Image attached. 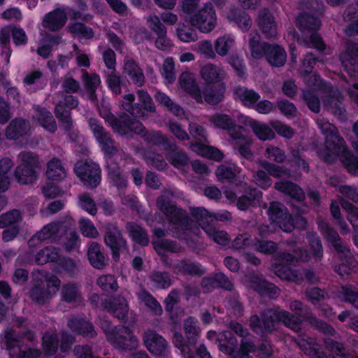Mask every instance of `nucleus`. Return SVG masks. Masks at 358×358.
<instances>
[{"label":"nucleus","instance_id":"nucleus-1","mask_svg":"<svg viewBox=\"0 0 358 358\" xmlns=\"http://www.w3.org/2000/svg\"><path fill=\"white\" fill-rule=\"evenodd\" d=\"M320 233L337 252L342 263L335 268V271L342 277L350 273L358 271V262L352 256L348 245L343 241L337 231L330 224L324 221H318Z\"/></svg>","mask_w":358,"mask_h":358},{"label":"nucleus","instance_id":"nucleus-2","mask_svg":"<svg viewBox=\"0 0 358 358\" xmlns=\"http://www.w3.org/2000/svg\"><path fill=\"white\" fill-rule=\"evenodd\" d=\"M173 192L170 189H164L156 200L157 208L166 216L173 225L172 234L176 238H180L185 231L191 229L192 221L185 210L176 206L170 201L174 197Z\"/></svg>","mask_w":358,"mask_h":358},{"label":"nucleus","instance_id":"nucleus-3","mask_svg":"<svg viewBox=\"0 0 358 358\" xmlns=\"http://www.w3.org/2000/svg\"><path fill=\"white\" fill-rule=\"evenodd\" d=\"M182 1L181 9L189 23L203 33H209L217 25L215 10L210 2Z\"/></svg>","mask_w":358,"mask_h":358},{"label":"nucleus","instance_id":"nucleus-4","mask_svg":"<svg viewBox=\"0 0 358 358\" xmlns=\"http://www.w3.org/2000/svg\"><path fill=\"white\" fill-rule=\"evenodd\" d=\"M317 125L324 136V145L327 150L324 161L332 163L336 157L345 152V143L339 136L337 128L328 120L321 118L316 120Z\"/></svg>","mask_w":358,"mask_h":358},{"label":"nucleus","instance_id":"nucleus-5","mask_svg":"<svg viewBox=\"0 0 358 358\" xmlns=\"http://www.w3.org/2000/svg\"><path fill=\"white\" fill-rule=\"evenodd\" d=\"M90 129L99 143L101 150L108 157L113 158L116 156L122 157L123 152L116 145L111 134L94 117H90L87 120Z\"/></svg>","mask_w":358,"mask_h":358},{"label":"nucleus","instance_id":"nucleus-6","mask_svg":"<svg viewBox=\"0 0 358 358\" xmlns=\"http://www.w3.org/2000/svg\"><path fill=\"white\" fill-rule=\"evenodd\" d=\"M281 309H266L261 312V318L253 315L249 318V326L254 333L264 336L275 329V324L280 322Z\"/></svg>","mask_w":358,"mask_h":358},{"label":"nucleus","instance_id":"nucleus-7","mask_svg":"<svg viewBox=\"0 0 358 358\" xmlns=\"http://www.w3.org/2000/svg\"><path fill=\"white\" fill-rule=\"evenodd\" d=\"M107 340L121 351L131 350L138 346V341L127 327L119 326L107 333Z\"/></svg>","mask_w":358,"mask_h":358},{"label":"nucleus","instance_id":"nucleus-8","mask_svg":"<svg viewBox=\"0 0 358 358\" xmlns=\"http://www.w3.org/2000/svg\"><path fill=\"white\" fill-rule=\"evenodd\" d=\"M74 171L84 185L90 188L96 187L101 182V169L92 160L78 161L74 166Z\"/></svg>","mask_w":358,"mask_h":358},{"label":"nucleus","instance_id":"nucleus-9","mask_svg":"<svg viewBox=\"0 0 358 358\" xmlns=\"http://www.w3.org/2000/svg\"><path fill=\"white\" fill-rule=\"evenodd\" d=\"M327 92L322 99L324 108L341 120L347 118L345 107L343 104V96L337 87L326 85Z\"/></svg>","mask_w":358,"mask_h":358},{"label":"nucleus","instance_id":"nucleus-10","mask_svg":"<svg viewBox=\"0 0 358 358\" xmlns=\"http://www.w3.org/2000/svg\"><path fill=\"white\" fill-rule=\"evenodd\" d=\"M2 343L9 352L11 358H38L41 355L39 350L31 348L24 351L20 350L17 353L16 348L21 346V340L15 336V333L12 329H7L4 331Z\"/></svg>","mask_w":358,"mask_h":358},{"label":"nucleus","instance_id":"nucleus-11","mask_svg":"<svg viewBox=\"0 0 358 358\" xmlns=\"http://www.w3.org/2000/svg\"><path fill=\"white\" fill-rule=\"evenodd\" d=\"M104 230V242L110 248L113 258L117 262L120 258V252L127 249V241L115 224H106Z\"/></svg>","mask_w":358,"mask_h":358},{"label":"nucleus","instance_id":"nucleus-12","mask_svg":"<svg viewBox=\"0 0 358 358\" xmlns=\"http://www.w3.org/2000/svg\"><path fill=\"white\" fill-rule=\"evenodd\" d=\"M66 226L62 222H52L45 225L39 231L34 234L29 241L30 248L39 245L46 240L57 241L66 231Z\"/></svg>","mask_w":358,"mask_h":358},{"label":"nucleus","instance_id":"nucleus-13","mask_svg":"<svg viewBox=\"0 0 358 358\" xmlns=\"http://www.w3.org/2000/svg\"><path fill=\"white\" fill-rule=\"evenodd\" d=\"M269 219L275 222L284 231L289 232L294 228V222L287 208L281 203L271 202L267 210Z\"/></svg>","mask_w":358,"mask_h":358},{"label":"nucleus","instance_id":"nucleus-14","mask_svg":"<svg viewBox=\"0 0 358 358\" xmlns=\"http://www.w3.org/2000/svg\"><path fill=\"white\" fill-rule=\"evenodd\" d=\"M340 60L349 76H356L358 73V43L348 42L345 50L340 55Z\"/></svg>","mask_w":358,"mask_h":358},{"label":"nucleus","instance_id":"nucleus-15","mask_svg":"<svg viewBox=\"0 0 358 358\" xmlns=\"http://www.w3.org/2000/svg\"><path fill=\"white\" fill-rule=\"evenodd\" d=\"M103 308L120 321H126L129 310L127 300L122 294L113 298L105 299Z\"/></svg>","mask_w":358,"mask_h":358},{"label":"nucleus","instance_id":"nucleus-16","mask_svg":"<svg viewBox=\"0 0 358 358\" xmlns=\"http://www.w3.org/2000/svg\"><path fill=\"white\" fill-rule=\"evenodd\" d=\"M143 341L147 349L157 356H166L169 345L166 340L154 331L148 330L143 334Z\"/></svg>","mask_w":358,"mask_h":358},{"label":"nucleus","instance_id":"nucleus-17","mask_svg":"<svg viewBox=\"0 0 358 358\" xmlns=\"http://www.w3.org/2000/svg\"><path fill=\"white\" fill-rule=\"evenodd\" d=\"M218 8L223 9L224 13L230 21H236L240 17L239 13H245V9H255L258 7V1H236V3L227 4L226 1H217Z\"/></svg>","mask_w":358,"mask_h":358},{"label":"nucleus","instance_id":"nucleus-18","mask_svg":"<svg viewBox=\"0 0 358 358\" xmlns=\"http://www.w3.org/2000/svg\"><path fill=\"white\" fill-rule=\"evenodd\" d=\"M60 300L73 306H80L84 303V297L80 286L76 282H68L62 285Z\"/></svg>","mask_w":358,"mask_h":358},{"label":"nucleus","instance_id":"nucleus-19","mask_svg":"<svg viewBox=\"0 0 358 358\" xmlns=\"http://www.w3.org/2000/svg\"><path fill=\"white\" fill-rule=\"evenodd\" d=\"M257 24L267 38H275L278 34L277 23L273 14L267 9L259 11Z\"/></svg>","mask_w":358,"mask_h":358},{"label":"nucleus","instance_id":"nucleus-20","mask_svg":"<svg viewBox=\"0 0 358 358\" xmlns=\"http://www.w3.org/2000/svg\"><path fill=\"white\" fill-rule=\"evenodd\" d=\"M123 73L128 76L132 83L142 87L145 83V76L137 62L131 57H125L123 64Z\"/></svg>","mask_w":358,"mask_h":358},{"label":"nucleus","instance_id":"nucleus-21","mask_svg":"<svg viewBox=\"0 0 358 358\" xmlns=\"http://www.w3.org/2000/svg\"><path fill=\"white\" fill-rule=\"evenodd\" d=\"M178 83L181 89L189 94L197 103H203L201 92L193 74L183 72L179 77Z\"/></svg>","mask_w":358,"mask_h":358},{"label":"nucleus","instance_id":"nucleus-22","mask_svg":"<svg viewBox=\"0 0 358 358\" xmlns=\"http://www.w3.org/2000/svg\"><path fill=\"white\" fill-rule=\"evenodd\" d=\"M33 120L52 134L57 131L56 121L51 112L45 108L38 106H34Z\"/></svg>","mask_w":358,"mask_h":358},{"label":"nucleus","instance_id":"nucleus-23","mask_svg":"<svg viewBox=\"0 0 358 358\" xmlns=\"http://www.w3.org/2000/svg\"><path fill=\"white\" fill-rule=\"evenodd\" d=\"M296 343L301 351L310 358H322L324 352L314 338L303 335L296 339Z\"/></svg>","mask_w":358,"mask_h":358},{"label":"nucleus","instance_id":"nucleus-24","mask_svg":"<svg viewBox=\"0 0 358 358\" xmlns=\"http://www.w3.org/2000/svg\"><path fill=\"white\" fill-rule=\"evenodd\" d=\"M120 121L117 125V129L121 131H115V133L124 136L133 132L138 135H142L143 137L145 128L141 122L125 114L120 116Z\"/></svg>","mask_w":358,"mask_h":358},{"label":"nucleus","instance_id":"nucleus-25","mask_svg":"<svg viewBox=\"0 0 358 358\" xmlns=\"http://www.w3.org/2000/svg\"><path fill=\"white\" fill-rule=\"evenodd\" d=\"M67 20L66 13L64 10L57 8L46 14L43 20L42 26L52 31L60 30Z\"/></svg>","mask_w":358,"mask_h":358},{"label":"nucleus","instance_id":"nucleus-26","mask_svg":"<svg viewBox=\"0 0 358 358\" xmlns=\"http://www.w3.org/2000/svg\"><path fill=\"white\" fill-rule=\"evenodd\" d=\"M250 286L262 296H268L271 299H275L279 294V289L274 284L268 282L257 275L250 277Z\"/></svg>","mask_w":358,"mask_h":358},{"label":"nucleus","instance_id":"nucleus-27","mask_svg":"<svg viewBox=\"0 0 358 358\" xmlns=\"http://www.w3.org/2000/svg\"><path fill=\"white\" fill-rule=\"evenodd\" d=\"M201 77L207 83H216L222 81L226 76L222 66L208 63L201 69Z\"/></svg>","mask_w":358,"mask_h":358},{"label":"nucleus","instance_id":"nucleus-28","mask_svg":"<svg viewBox=\"0 0 358 358\" xmlns=\"http://www.w3.org/2000/svg\"><path fill=\"white\" fill-rule=\"evenodd\" d=\"M31 129L28 121L22 118L13 120L6 129V136L8 139H18L27 135Z\"/></svg>","mask_w":358,"mask_h":358},{"label":"nucleus","instance_id":"nucleus-29","mask_svg":"<svg viewBox=\"0 0 358 358\" xmlns=\"http://www.w3.org/2000/svg\"><path fill=\"white\" fill-rule=\"evenodd\" d=\"M224 91L223 85L206 86L201 92L203 102L205 101L213 106L217 105L223 100Z\"/></svg>","mask_w":358,"mask_h":358},{"label":"nucleus","instance_id":"nucleus-30","mask_svg":"<svg viewBox=\"0 0 358 358\" xmlns=\"http://www.w3.org/2000/svg\"><path fill=\"white\" fill-rule=\"evenodd\" d=\"M88 259L92 266L97 269H103L108 264V259L101 250V246L96 242H92L87 250Z\"/></svg>","mask_w":358,"mask_h":358},{"label":"nucleus","instance_id":"nucleus-31","mask_svg":"<svg viewBox=\"0 0 358 358\" xmlns=\"http://www.w3.org/2000/svg\"><path fill=\"white\" fill-rule=\"evenodd\" d=\"M266 59L271 66L280 67L283 66L286 62L287 54L280 45L270 44L266 52Z\"/></svg>","mask_w":358,"mask_h":358},{"label":"nucleus","instance_id":"nucleus-32","mask_svg":"<svg viewBox=\"0 0 358 358\" xmlns=\"http://www.w3.org/2000/svg\"><path fill=\"white\" fill-rule=\"evenodd\" d=\"M82 81L88 93L90 100H96V91L101 85V78L96 73H89L86 70H82Z\"/></svg>","mask_w":358,"mask_h":358},{"label":"nucleus","instance_id":"nucleus-33","mask_svg":"<svg viewBox=\"0 0 358 358\" xmlns=\"http://www.w3.org/2000/svg\"><path fill=\"white\" fill-rule=\"evenodd\" d=\"M248 122L255 135L259 140L266 141L275 138V132L268 124L252 119H248Z\"/></svg>","mask_w":358,"mask_h":358},{"label":"nucleus","instance_id":"nucleus-34","mask_svg":"<svg viewBox=\"0 0 358 358\" xmlns=\"http://www.w3.org/2000/svg\"><path fill=\"white\" fill-rule=\"evenodd\" d=\"M183 330L186 336L188 345L194 346L197 338L200 336L201 329L198 325L197 320L192 316L187 317L183 322Z\"/></svg>","mask_w":358,"mask_h":358},{"label":"nucleus","instance_id":"nucleus-35","mask_svg":"<svg viewBox=\"0 0 358 358\" xmlns=\"http://www.w3.org/2000/svg\"><path fill=\"white\" fill-rule=\"evenodd\" d=\"M125 228L131 238L138 244L145 246L149 243L147 231L141 225L134 222H128Z\"/></svg>","mask_w":358,"mask_h":358},{"label":"nucleus","instance_id":"nucleus-36","mask_svg":"<svg viewBox=\"0 0 358 358\" xmlns=\"http://www.w3.org/2000/svg\"><path fill=\"white\" fill-rule=\"evenodd\" d=\"M261 36L257 31H252L250 34L249 48L251 55L255 59H260L264 55L266 56L267 48L270 45L267 43H260Z\"/></svg>","mask_w":358,"mask_h":358},{"label":"nucleus","instance_id":"nucleus-37","mask_svg":"<svg viewBox=\"0 0 358 358\" xmlns=\"http://www.w3.org/2000/svg\"><path fill=\"white\" fill-rule=\"evenodd\" d=\"M68 326L73 331L85 337L93 338L96 336L93 325L87 321L72 317L69 320Z\"/></svg>","mask_w":358,"mask_h":358},{"label":"nucleus","instance_id":"nucleus-38","mask_svg":"<svg viewBox=\"0 0 358 358\" xmlns=\"http://www.w3.org/2000/svg\"><path fill=\"white\" fill-rule=\"evenodd\" d=\"M152 244L156 252L162 257L165 256L168 252L179 253L183 250L177 242L169 239L153 240Z\"/></svg>","mask_w":358,"mask_h":358},{"label":"nucleus","instance_id":"nucleus-39","mask_svg":"<svg viewBox=\"0 0 358 358\" xmlns=\"http://www.w3.org/2000/svg\"><path fill=\"white\" fill-rule=\"evenodd\" d=\"M143 138L148 143L155 145H163L165 150L173 149L176 147V144L173 141H171L169 137L159 131L146 132L143 135Z\"/></svg>","mask_w":358,"mask_h":358},{"label":"nucleus","instance_id":"nucleus-40","mask_svg":"<svg viewBox=\"0 0 358 358\" xmlns=\"http://www.w3.org/2000/svg\"><path fill=\"white\" fill-rule=\"evenodd\" d=\"M28 294L34 303L41 306L48 303L52 296L50 290L41 285H33Z\"/></svg>","mask_w":358,"mask_h":358},{"label":"nucleus","instance_id":"nucleus-41","mask_svg":"<svg viewBox=\"0 0 358 358\" xmlns=\"http://www.w3.org/2000/svg\"><path fill=\"white\" fill-rule=\"evenodd\" d=\"M18 164L38 171L41 166L39 156L31 151H22L17 155Z\"/></svg>","mask_w":358,"mask_h":358},{"label":"nucleus","instance_id":"nucleus-42","mask_svg":"<svg viewBox=\"0 0 358 358\" xmlns=\"http://www.w3.org/2000/svg\"><path fill=\"white\" fill-rule=\"evenodd\" d=\"M46 176L52 180H61L66 177V169L60 159L54 157L48 162Z\"/></svg>","mask_w":358,"mask_h":358},{"label":"nucleus","instance_id":"nucleus-43","mask_svg":"<svg viewBox=\"0 0 358 358\" xmlns=\"http://www.w3.org/2000/svg\"><path fill=\"white\" fill-rule=\"evenodd\" d=\"M136 294L138 299L144 303L154 315H161L162 314V306L149 292L142 289Z\"/></svg>","mask_w":358,"mask_h":358},{"label":"nucleus","instance_id":"nucleus-44","mask_svg":"<svg viewBox=\"0 0 358 358\" xmlns=\"http://www.w3.org/2000/svg\"><path fill=\"white\" fill-rule=\"evenodd\" d=\"M234 93L243 104L248 107L253 106L260 99V95L257 92L245 87H235Z\"/></svg>","mask_w":358,"mask_h":358},{"label":"nucleus","instance_id":"nucleus-45","mask_svg":"<svg viewBox=\"0 0 358 358\" xmlns=\"http://www.w3.org/2000/svg\"><path fill=\"white\" fill-rule=\"evenodd\" d=\"M273 270L276 275L283 280L299 283L303 280V276L300 273L289 267L275 264L273 266Z\"/></svg>","mask_w":358,"mask_h":358},{"label":"nucleus","instance_id":"nucleus-46","mask_svg":"<svg viewBox=\"0 0 358 358\" xmlns=\"http://www.w3.org/2000/svg\"><path fill=\"white\" fill-rule=\"evenodd\" d=\"M14 177L20 184H31L37 179L38 171L18 164L15 170Z\"/></svg>","mask_w":358,"mask_h":358},{"label":"nucleus","instance_id":"nucleus-47","mask_svg":"<svg viewBox=\"0 0 358 358\" xmlns=\"http://www.w3.org/2000/svg\"><path fill=\"white\" fill-rule=\"evenodd\" d=\"M301 98L310 111L315 113L320 112L321 101L317 92L311 89H303L301 91Z\"/></svg>","mask_w":358,"mask_h":358},{"label":"nucleus","instance_id":"nucleus-48","mask_svg":"<svg viewBox=\"0 0 358 358\" xmlns=\"http://www.w3.org/2000/svg\"><path fill=\"white\" fill-rule=\"evenodd\" d=\"M274 187L277 190L288 194L297 200H301L303 198V190L298 185L290 181L282 180L277 182L275 183Z\"/></svg>","mask_w":358,"mask_h":358},{"label":"nucleus","instance_id":"nucleus-49","mask_svg":"<svg viewBox=\"0 0 358 358\" xmlns=\"http://www.w3.org/2000/svg\"><path fill=\"white\" fill-rule=\"evenodd\" d=\"M173 269L177 273H181L183 275H201L203 271L201 266L189 259L179 261L173 266Z\"/></svg>","mask_w":358,"mask_h":358},{"label":"nucleus","instance_id":"nucleus-50","mask_svg":"<svg viewBox=\"0 0 358 358\" xmlns=\"http://www.w3.org/2000/svg\"><path fill=\"white\" fill-rule=\"evenodd\" d=\"M166 150L168 152L165 155L166 158L175 167L182 168L189 164V158L187 155L182 150H177V146Z\"/></svg>","mask_w":358,"mask_h":358},{"label":"nucleus","instance_id":"nucleus-51","mask_svg":"<svg viewBox=\"0 0 358 358\" xmlns=\"http://www.w3.org/2000/svg\"><path fill=\"white\" fill-rule=\"evenodd\" d=\"M107 168L108 176L114 185L118 188L125 187L127 184L126 178L122 173L120 166L113 162L112 158H109Z\"/></svg>","mask_w":358,"mask_h":358},{"label":"nucleus","instance_id":"nucleus-52","mask_svg":"<svg viewBox=\"0 0 358 358\" xmlns=\"http://www.w3.org/2000/svg\"><path fill=\"white\" fill-rule=\"evenodd\" d=\"M262 193L255 188H249L245 194L240 196L237 201V206L241 210L248 209L255 204L261 197Z\"/></svg>","mask_w":358,"mask_h":358},{"label":"nucleus","instance_id":"nucleus-53","mask_svg":"<svg viewBox=\"0 0 358 358\" xmlns=\"http://www.w3.org/2000/svg\"><path fill=\"white\" fill-rule=\"evenodd\" d=\"M135 96L134 94H127L123 96L120 108L136 117H143L145 113L138 103H134Z\"/></svg>","mask_w":358,"mask_h":358},{"label":"nucleus","instance_id":"nucleus-54","mask_svg":"<svg viewBox=\"0 0 358 358\" xmlns=\"http://www.w3.org/2000/svg\"><path fill=\"white\" fill-rule=\"evenodd\" d=\"M190 148L206 157L220 161L223 158V154L217 148L201 143H192Z\"/></svg>","mask_w":358,"mask_h":358},{"label":"nucleus","instance_id":"nucleus-55","mask_svg":"<svg viewBox=\"0 0 358 358\" xmlns=\"http://www.w3.org/2000/svg\"><path fill=\"white\" fill-rule=\"evenodd\" d=\"M58 250L52 246H47L41 250L35 257V262L38 265H43L50 262L59 259Z\"/></svg>","mask_w":358,"mask_h":358},{"label":"nucleus","instance_id":"nucleus-56","mask_svg":"<svg viewBox=\"0 0 358 358\" xmlns=\"http://www.w3.org/2000/svg\"><path fill=\"white\" fill-rule=\"evenodd\" d=\"M220 343L219 349L222 352L229 355H232L238 345V340L229 331H223L220 334Z\"/></svg>","mask_w":358,"mask_h":358},{"label":"nucleus","instance_id":"nucleus-57","mask_svg":"<svg viewBox=\"0 0 358 358\" xmlns=\"http://www.w3.org/2000/svg\"><path fill=\"white\" fill-rule=\"evenodd\" d=\"M149 279L152 285L157 289L168 288L171 284L170 275L166 271H152L149 275Z\"/></svg>","mask_w":358,"mask_h":358},{"label":"nucleus","instance_id":"nucleus-58","mask_svg":"<svg viewBox=\"0 0 358 358\" xmlns=\"http://www.w3.org/2000/svg\"><path fill=\"white\" fill-rule=\"evenodd\" d=\"M296 24L301 30H316L320 27V21L314 15L308 13L300 15L296 20Z\"/></svg>","mask_w":358,"mask_h":358},{"label":"nucleus","instance_id":"nucleus-59","mask_svg":"<svg viewBox=\"0 0 358 358\" xmlns=\"http://www.w3.org/2000/svg\"><path fill=\"white\" fill-rule=\"evenodd\" d=\"M62 103H57L55 108V117L62 124V126L66 131H70L73 128V120L71 112L66 108H63Z\"/></svg>","mask_w":358,"mask_h":358},{"label":"nucleus","instance_id":"nucleus-60","mask_svg":"<svg viewBox=\"0 0 358 358\" xmlns=\"http://www.w3.org/2000/svg\"><path fill=\"white\" fill-rule=\"evenodd\" d=\"M338 297L342 301L348 302L355 308H358V291L352 285L342 286L338 292Z\"/></svg>","mask_w":358,"mask_h":358},{"label":"nucleus","instance_id":"nucleus-61","mask_svg":"<svg viewBox=\"0 0 358 358\" xmlns=\"http://www.w3.org/2000/svg\"><path fill=\"white\" fill-rule=\"evenodd\" d=\"M96 285L106 292H115L119 286L116 278L111 274L100 275L96 279Z\"/></svg>","mask_w":358,"mask_h":358},{"label":"nucleus","instance_id":"nucleus-62","mask_svg":"<svg viewBox=\"0 0 358 358\" xmlns=\"http://www.w3.org/2000/svg\"><path fill=\"white\" fill-rule=\"evenodd\" d=\"M67 29L71 34L81 38L91 39L94 37L93 30L80 22L70 23Z\"/></svg>","mask_w":358,"mask_h":358},{"label":"nucleus","instance_id":"nucleus-63","mask_svg":"<svg viewBox=\"0 0 358 358\" xmlns=\"http://www.w3.org/2000/svg\"><path fill=\"white\" fill-rule=\"evenodd\" d=\"M59 339L55 333L45 332L43 336V348L48 355H54L58 348Z\"/></svg>","mask_w":358,"mask_h":358},{"label":"nucleus","instance_id":"nucleus-64","mask_svg":"<svg viewBox=\"0 0 358 358\" xmlns=\"http://www.w3.org/2000/svg\"><path fill=\"white\" fill-rule=\"evenodd\" d=\"M235 43L234 39L229 36L224 35L219 37L215 42V52L222 57L226 56Z\"/></svg>","mask_w":358,"mask_h":358}]
</instances>
